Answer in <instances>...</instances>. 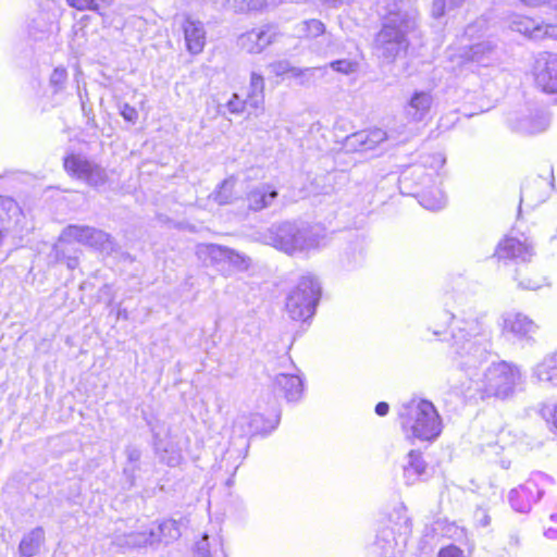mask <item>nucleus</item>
<instances>
[{"label": "nucleus", "mask_w": 557, "mask_h": 557, "mask_svg": "<svg viewBox=\"0 0 557 557\" xmlns=\"http://www.w3.org/2000/svg\"><path fill=\"white\" fill-rule=\"evenodd\" d=\"M449 323H453L451 359L471 381L476 382L481 376L479 370L488 358L485 345L487 334L482 318L473 314L456 315L448 311H442L435 318L433 335H441Z\"/></svg>", "instance_id": "obj_1"}, {"label": "nucleus", "mask_w": 557, "mask_h": 557, "mask_svg": "<svg viewBox=\"0 0 557 557\" xmlns=\"http://www.w3.org/2000/svg\"><path fill=\"white\" fill-rule=\"evenodd\" d=\"M382 27L373 41L374 53L393 62L409 47L408 34L417 28L419 12L411 0H383Z\"/></svg>", "instance_id": "obj_2"}, {"label": "nucleus", "mask_w": 557, "mask_h": 557, "mask_svg": "<svg viewBox=\"0 0 557 557\" xmlns=\"http://www.w3.org/2000/svg\"><path fill=\"white\" fill-rule=\"evenodd\" d=\"M401 424L421 441H434L442 432V420L435 406L425 399H412L399 411Z\"/></svg>", "instance_id": "obj_3"}, {"label": "nucleus", "mask_w": 557, "mask_h": 557, "mask_svg": "<svg viewBox=\"0 0 557 557\" xmlns=\"http://www.w3.org/2000/svg\"><path fill=\"white\" fill-rule=\"evenodd\" d=\"M322 295L319 281H298L285 297V312L294 321L307 322L315 314Z\"/></svg>", "instance_id": "obj_4"}, {"label": "nucleus", "mask_w": 557, "mask_h": 557, "mask_svg": "<svg viewBox=\"0 0 557 557\" xmlns=\"http://www.w3.org/2000/svg\"><path fill=\"white\" fill-rule=\"evenodd\" d=\"M520 380L519 370L505 361L491 364L476 382L487 396L506 398L512 394L515 386Z\"/></svg>", "instance_id": "obj_5"}, {"label": "nucleus", "mask_w": 557, "mask_h": 557, "mask_svg": "<svg viewBox=\"0 0 557 557\" xmlns=\"http://www.w3.org/2000/svg\"><path fill=\"white\" fill-rule=\"evenodd\" d=\"M60 242H77L89 246L103 255H111L116 251L117 248L116 243L110 234L87 225L66 226L60 235Z\"/></svg>", "instance_id": "obj_6"}, {"label": "nucleus", "mask_w": 557, "mask_h": 557, "mask_svg": "<svg viewBox=\"0 0 557 557\" xmlns=\"http://www.w3.org/2000/svg\"><path fill=\"white\" fill-rule=\"evenodd\" d=\"M397 525V534L392 525H386L379 530L372 545V553L374 555L377 557H400L406 547L411 525L406 517Z\"/></svg>", "instance_id": "obj_7"}, {"label": "nucleus", "mask_w": 557, "mask_h": 557, "mask_svg": "<svg viewBox=\"0 0 557 557\" xmlns=\"http://www.w3.org/2000/svg\"><path fill=\"white\" fill-rule=\"evenodd\" d=\"M550 481L549 476L544 473H535L523 484L509 492L508 498L511 507L518 512L530 511L544 494V486Z\"/></svg>", "instance_id": "obj_8"}, {"label": "nucleus", "mask_w": 557, "mask_h": 557, "mask_svg": "<svg viewBox=\"0 0 557 557\" xmlns=\"http://www.w3.org/2000/svg\"><path fill=\"white\" fill-rule=\"evenodd\" d=\"M297 27L300 36L315 40L311 46L315 53L329 55L338 51L341 46L338 38L327 32L325 24L320 20H305Z\"/></svg>", "instance_id": "obj_9"}, {"label": "nucleus", "mask_w": 557, "mask_h": 557, "mask_svg": "<svg viewBox=\"0 0 557 557\" xmlns=\"http://www.w3.org/2000/svg\"><path fill=\"white\" fill-rule=\"evenodd\" d=\"M65 171L79 180L85 181L90 186H100L107 182V172L97 163L79 154H70L64 158Z\"/></svg>", "instance_id": "obj_10"}, {"label": "nucleus", "mask_w": 557, "mask_h": 557, "mask_svg": "<svg viewBox=\"0 0 557 557\" xmlns=\"http://www.w3.org/2000/svg\"><path fill=\"white\" fill-rule=\"evenodd\" d=\"M128 531L117 527L112 543L121 548H140L156 544V535L150 527L138 525V520L129 521Z\"/></svg>", "instance_id": "obj_11"}, {"label": "nucleus", "mask_w": 557, "mask_h": 557, "mask_svg": "<svg viewBox=\"0 0 557 557\" xmlns=\"http://www.w3.org/2000/svg\"><path fill=\"white\" fill-rule=\"evenodd\" d=\"M533 75L536 86L546 94L557 95V55L554 53H540L533 65Z\"/></svg>", "instance_id": "obj_12"}, {"label": "nucleus", "mask_w": 557, "mask_h": 557, "mask_svg": "<svg viewBox=\"0 0 557 557\" xmlns=\"http://www.w3.org/2000/svg\"><path fill=\"white\" fill-rule=\"evenodd\" d=\"M154 453L161 462L176 467L182 461V447L169 430L152 429Z\"/></svg>", "instance_id": "obj_13"}, {"label": "nucleus", "mask_w": 557, "mask_h": 557, "mask_svg": "<svg viewBox=\"0 0 557 557\" xmlns=\"http://www.w3.org/2000/svg\"><path fill=\"white\" fill-rule=\"evenodd\" d=\"M534 255V247L527 240H520L515 237L504 238L495 250L498 259H513L523 262L530 261Z\"/></svg>", "instance_id": "obj_14"}, {"label": "nucleus", "mask_w": 557, "mask_h": 557, "mask_svg": "<svg viewBox=\"0 0 557 557\" xmlns=\"http://www.w3.org/2000/svg\"><path fill=\"white\" fill-rule=\"evenodd\" d=\"M298 234V224L284 222L273 225L268 231V244L283 250L286 253H294L293 236Z\"/></svg>", "instance_id": "obj_15"}, {"label": "nucleus", "mask_w": 557, "mask_h": 557, "mask_svg": "<svg viewBox=\"0 0 557 557\" xmlns=\"http://www.w3.org/2000/svg\"><path fill=\"white\" fill-rule=\"evenodd\" d=\"M503 331L518 339H530L536 332L537 325L522 313H506L503 318Z\"/></svg>", "instance_id": "obj_16"}, {"label": "nucleus", "mask_w": 557, "mask_h": 557, "mask_svg": "<svg viewBox=\"0 0 557 557\" xmlns=\"http://www.w3.org/2000/svg\"><path fill=\"white\" fill-rule=\"evenodd\" d=\"M324 239L325 234L321 226L298 224V234L293 236L294 252L318 248Z\"/></svg>", "instance_id": "obj_17"}, {"label": "nucleus", "mask_w": 557, "mask_h": 557, "mask_svg": "<svg viewBox=\"0 0 557 557\" xmlns=\"http://www.w3.org/2000/svg\"><path fill=\"white\" fill-rule=\"evenodd\" d=\"M387 138L381 128L357 132L346 138L345 146L350 150L370 151Z\"/></svg>", "instance_id": "obj_18"}, {"label": "nucleus", "mask_w": 557, "mask_h": 557, "mask_svg": "<svg viewBox=\"0 0 557 557\" xmlns=\"http://www.w3.org/2000/svg\"><path fill=\"white\" fill-rule=\"evenodd\" d=\"M496 55V46L491 41H482L463 49L460 58L462 63H475L480 66H487Z\"/></svg>", "instance_id": "obj_19"}, {"label": "nucleus", "mask_w": 557, "mask_h": 557, "mask_svg": "<svg viewBox=\"0 0 557 557\" xmlns=\"http://www.w3.org/2000/svg\"><path fill=\"white\" fill-rule=\"evenodd\" d=\"M183 30L187 50L191 54H198L206 45V30L200 21L186 17L183 24Z\"/></svg>", "instance_id": "obj_20"}, {"label": "nucleus", "mask_w": 557, "mask_h": 557, "mask_svg": "<svg viewBox=\"0 0 557 557\" xmlns=\"http://www.w3.org/2000/svg\"><path fill=\"white\" fill-rule=\"evenodd\" d=\"M277 190L270 184L263 183L247 193L248 208L252 211H261L272 205L277 198Z\"/></svg>", "instance_id": "obj_21"}, {"label": "nucleus", "mask_w": 557, "mask_h": 557, "mask_svg": "<svg viewBox=\"0 0 557 557\" xmlns=\"http://www.w3.org/2000/svg\"><path fill=\"white\" fill-rule=\"evenodd\" d=\"M512 27L515 30L524 34L534 40L557 36V27L555 25H539L528 17H518L512 22Z\"/></svg>", "instance_id": "obj_22"}, {"label": "nucleus", "mask_w": 557, "mask_h": 557, "mask_svg": "<svg viewBox=\"0 0 557 557\" xmlns=\"http://www.w3.org/2000/svg\"><path fill=\"white\" fill-rule=\"evenodd\" d=\"M432 103L433 98L430 92L416 91L406 107V115L412 121L420 122L429 113Z\"/></svg>", "instance_id": "obj_23"}, {"label": "nucleus", "mask_w": 557, "mask_h": 557, "mask_svg": "<svg viewBox=\"0 0 557 557\" xmlns=\"http://www.w3.org/2000/svg\"><path fill=\"white\" fill-rule=\"evenodd\" d=\"M274 387L284 394L288 401H296L302 395V381L297 375L278 374L274 379Z\"/></svg>", "instance_id": "obj_24"}, {"label": "nucleus", "mask_w": 557, "mask_h": 557, "mask_svg": "<svg viewBox=\"0 0 557 557\" xmlns=\"http://www.w3.org/2000/svg\"><path fill=\"white\" fill-rule=\"evenodd\" d=\"M227 248L215 244H199L196 247V255L205 265H213L225 262Z\"/></svg>", "instance_id": "obj_25"}, {"label": "nucleus", "mask_w": 557, "mask_h": 557, "mask_svg": "<svg viewBox=\"0 0 557 557\" xmlns=\"http://www.w3.org/2000/svg\"><path fill=\"white\" fill-rule=\"evenodd\" d=\"M45 541L44 529L37 527L25 534L20 543L18 550L23 557H33L38 554L41 544Z\"/></svg>", "instance_id": "obj_26"}, {"label": "nucleus", "mask_w": 557, "mask_h": 557, "mask_svg": "<svg viewBox=\"0 0 557 557\" xmlns=\"http://www.w3.org/2000/svg\"><path fill=\"white\" fill-rule=\"evenodd\" d=\"M426 463L419 451L411 450L408 454V462L404 466V476L407 484H413L424 474Z\"/></svg>", "instance_id": "obj_27"}, {"label": "nucleus", "mask_w": 557, "mask_h": 557, "mask_svg": "<svg viewBox=\"0 0 557 557\" xmlns=\"http://www.w3.org/2000/svg\"><path fill=\"white\" fill-rule=\"evenodd\" d=\"M534 374L539 381L557 386V352L545 357L536 366Z\"/></svg>", "instance_id": "obj_28"}, {"label": "nucleus", "mask_w": 557, "mask_h": 557, "mask_svg": "<svg viewBox=\"0 0 557 557\" xmlns=\"http://www.w3.org/2000/svg\"><path fill=\"white\" fill-rule=\"evenodd\" d=\"M150 529L156 535V544L162 542L168 544L178 539L181 535L178 524L175 520H165L158 524H152Z\"/></svg>", "instance_id": "obj_29"}, {"label": "nucleus", "mask_w": 557, "mask_h": 557, "mask_svg": "<svg viewBox=\"0 0 557 557\" xmlns=\"http://www.w3.org/2000/svg\"><path fill=\"white\" fill-rule=\"evenodd\" d=\"M235 185L236 178L234 176L227 177L210 197L220 206L232 203L237 198L234 191Z\"/></svg>", "instance_id": "obj_30"}, {"label": "nucleus", "mask_w": 557, "mask_h": 557, "mask_svg": "<svg viewBox=\"0 0 557 557\" xmlns=\"http://www.w3.org/2000/svg\"><path fill=\"white\" fill-rule=\"evenodd\" d=\"M264 79L260 74L251 73L249 92L247 95V102L250 107L258 109L262 106L264 100Z\"/></svg>", "instance_id": "obj_31"}, {"label": "nucleus", "mask_w": 557, "mask_h": 557, "mask_svg": "<svg viewBox=\"0 0 557 557\" xmlns=\"http://www.w3.org/2000/svg\"><path fill=\"white\" fill-rule=\"evenodd\" d=\"M195 557H226L219 540L209 541V535L203 534L196 544Z\"/></svg>", "instance_id": "obj_32"}, {"label": "nucleus", "mask_w": 557, "mask_h": 557, "mask_svg": "<svg viewBox=\"0 0 557 557\" xmlns=\"http://www.w3.org/2000/svg\"><path fill=\"white\" fill-rule=\"evenodd\" d=\"M128 465L124 468V474L127 479L129 486L135 485L136 472L139 469L138 461L141 457V451L135 446H127L125 449Z\"/></svg>", "instance_id": "obj_33"}, {"label": "nucleus", "mask_w": 557, "mask_h": 557, "mask_svg": "<svg viewBox=\"0 0 557 557\" xmlns=\"http://www.w3.org/2000/svg\"><path fill=\"white\" fill-rule=\"evenodd\" d=\"M548 119L541 114L533 119H521L518 121L517 129L524 134H537L545 131L548 126Z\"/></svg>", "instance_id": "obj_34"}, {"label": "nucleus", "mask_w": 557, "mask_h": 557, "mask_svg": "<svg viewBox=\"0 0 557 557\" xmlns=\"http://www.w3.org/2000/svg\"><path fill=\"white\" fill-rule=\"evenodd\" d=\"M250 420V433L255 434H267L273 431L278 423V416L275 417L274 421H268L260 413L249 414Z\"/></svg>", "instance_id": "obj_35"}, {"label": "nucleus", "mask_w": 557, "mask_h": 557, "mask_svg": "<svg viewBox=\"0 0 557 557\" xmlns=\"http://www.w3.org/2000/svg\"><path fill=\"white\" fill-rule=\"evenodd\" d=\"M549 176H550L552 181H554V175H553L552 169L549 170ZM533 185H541V186L550 185V186H553L554 184H553V182H548L547 180L542 178V177H540L539 180H533L532 182H527L521 188L520 201H523L524 199H529L531 201L532 200L542 201L543 195L535 196L533 193Z\"/></svg>", "instance_id": "obj_36"}, {"label": "nucleus", "mask_w": 557, "mask_h": 557, "mask_svg": "<svg viewBox=\"0 0 557 557\" xmlns=\"http://www.w3.org/2000/svg\"><path fill=\"white\" fill-rule=\"evenodd\" d=\"M226 255L227 257L225 258V262H227L237 271H247L252 264L250 257L242 255L234 249L227 248Z\"/></svg>", "instance_id": "obj_37"}, {"label": "nucleus", "mask_w": 557, "mask_h": 557, "mask_svg": "<svg viewBox=\"0 0 557 557\" xmlns=\"http://www.w3.org/2000/svg\"><path fill=\"white\" fill-rule=\"evenodd\" d=\"M467 0H434L431 14L434 18L445 15L446 11L461 7Z\"/></svg>", "instance_id": "obj_38"}, {"label": "nucleus", "mask_w": 557, "mask_h": 557, "mask_svg": "<svg viewBox=\"0 0 557 557\" xmlns=\"http://www.w3.org/2000/svg\"><path fill=\"white\" fill-rule=\"evenodd\" d=\"M258 39V29H251L242 34L237 39V44L242 49L249 53H259Z\"/></svg>", "instance_id": "obj_39"}, {"label": "nucleus", "mask_w": 557, "mask_h": 557, "mask_svg": "<svg viewBox=\"0 0 557 557\" xmlns=\"http://www.w3.org/2000/svg\"><path fill=\"white\" fill-rule=\"evenodd\" d=\"M233 435L239 437H246L251 435L250 433V420L249 414H239L235 419L232 428Z\"/></svg>", "instance_id": "obj_40"}, {"label": "nucleus", "mask_w": 557, "mask_h": 557, "mask_svg": "<svg viewBox=\"0 0 557 557\" xmlns=\"http://www.w3.org/2000/svg\"><path fill=\"white\" fill-rule=\"evenodd\" d=\"M420 202L428 210L437 211L445 207L446 197L441 191H438L437 197L434 198L429 194H423Z\"/></svg>", "instance_id": "obj_41"}, {"label": "nucleus", "mask_w": 557, "mask_h": 557, "mask_svg": "<svg viewBox=\"0 0 557 557\" xmlns=\"http://www.w3.org/2000/svg\"><path fill=\"white\" fill-rule=\"evenodd\" d=\"M329 65L335 72H338V73H342L345 75L355 73L359 67L358 62L347 60V59L332 61Z\"/></svg>", "instance_id": "obj_42"}, {"label": "nucleus", "mask_w": 557, "mask_h": 557, "mask_svg": "<svg viewBox=\"0 0 557 557\" xmlns=\"http://www.w3.org/2000/svg\"><path fill=\"white\" fill-rule=\"evenodd\" d=\"M276 35V32L271 26L258 28V38H260L258 39L259 53L275 40Z\"/></svg>", "instance_id": "obj_43"}, {"label": "nucleus", "mask_w": 557, "mask_h": 557, "mask_svg": "<svg viewBox=\"0 0 557 557\" xmlns=\"http://www.w3.org/2000/svg\"><path fill=\"white\" fill-rule=\"evenodd\" d=\"M67 73L64 67H55L50 76V86L54 92H58L64 88Z\"/></svg>", "instance_id": "obj_44"}, {"label": "nucleus", "mask_w": 557, "mask_h": 557, "mask_svg": "<svg viewBox=\"0 0 557 557\" xmlns=\"http://www.w3.org/2000/svg\"><path fill=\"white\" fill-rule=\"evenodd\" d=\"M69 5L79 11L99 12V3L97 0H66Z\"/></svg>", "instance_id": "obj_45"}, {"label": "nucleus", "mask_w": 557, "mask_h": 557, "mask_svg": "<svg viewBox=\"0 0 557 557\" xmlns=\"http://www.w3.org/2000/svg\"><path fill=\"white\" fill-rule=\"evenodd\" d=\"M317 72H321L323 74L325 72V67H289L288 70V73H290V75L297 79L302 76H314Z\"/></svg>", "instance_id": "obj_46"}, {"label": "nucleus", "mask_w": 557, "mask_h": 557, "mask_svg": "<svg viewBox=\"0 0 557 557\" xmlns=\"http://www.w3.org/2000/svg\"><path fill=\"white\" fill-rule=\"evenodd\" d=\"M474 522L478 527L486 528L491 523L488 511L483 507H478L473 513Z\"/></svg>", "instance_id": "obj_47"}, {"label": "nucleus", "mask_w": 557, "mask_h": 557, "mask_svg": "<svg viewBox=\"0 0 557 557\" xmlns=\"http://www.w3.org/2000/svg\"><path fill=\"white\" fill-rule=\"evenodd\" d=\"M246 106H249L247 99L240 100L236 94H234L227 102V108L232 113L243 112Z\"/></svg>", "instance_id": "obj_48"}, {"label": "nucleus", "mask_w": 557, "mask_h": 557, "mask_svg": "<svg viewBox=\"0 0 557 557\" xmlns=\"http://www.w3.org/2000/svg\"><path fill=\"white\" fill-rule=\"evenodd\" d=\"M437 557H465V553L456 545H448L440 549Z\"/></svg>", "instance_id": "obj_49"}, {"label": "nucleus", "mask_w": 557, "mask_h": 557, "mask_svg": "<svg viewBox=\"0 0 557 557\" xmlns=\"http://www.w3.org/2000/svg\"><path fill=\"white\" fill-rule=\"evenodd\" d=\"M120 113L124 117V120L131 123H135L138 119L137 110L128 103H124L123 106H121Z\"/></svg>", "instance_id": "obj_50"}, {"label": "nucleus", "mask_w": 557, "mask_h": 557, "mask_svg": "<svg viewBox=\"0 0 557 557\" xmlns=\"http://www.w3.org/2000/svg\"><path fill=\"white\" fill-rule=\"evenodd\" d=\"M543 414L557 432V404L553 406H545L543 408Z\"/></svg>", "instance_id": "obj_51"}, {"label": "nucleus", "mask_w": 557, "mask_h": 557, "mask_svg": "<svg viewBox=\"0 0 557 557\" xmlns=\"http://www.w3.org/2000/svg\"><path fill=\"white\" fill-rule=\"evenodd\" d=\"M521 2L530 7L547 5L548 8L557 11V0H521Z\"/></svg>", "instance_id": "obj_52"}, {"label": "nucleus", "mask_w": 557, "mask_h": 557, "mask_svg": "<svg viewBox=\"0 0 557 557\" xmlns=\"http://www.w3.org/2000/svg\"><path fill=\"white\" fill-rule=\"evenodd\" d=\"M0 208L7 211L5 214H9V212L16 211L18 209L17 203L9 197H0Z\"/></svg>", "instance_id": "obj_53"}, {"label": "nucleus", "mask_w": 557, "mask_h": 557, "mask_svg": "<svg viewBox=\"0 0 557 557\" xmlns=\"http://www.w3.org/2000/svg\"><path fill=\"white\" fill-rule=\"evenodd\" d=\"M249 11H259L267 5L265 0H240Z\"/></svg>", "instance_id": "obj_54"}, {"label": "nucleus", "mask_w": 557, "mask_h": 557, "mask_svg": "<svg viewBox=\"0 0 557 557\" xmlns=\"http://www.w3.org/2000/svg\"><path fill=\"white\" fill-rule=\"evenodd\" d=\"M542 286L537 281H520L519 283V288L527 290H539Z\"/></svg>", "instance_id": "obj_55"}, {"label": "nucleus", "mask_w": 557, "mask_h": 557, "mask_svg": "<svg viewBox=\"0 0 557 557\" xmlns=\"http://www.w3.org/2000/svg\"><path fill=\"white\" fill-rule=\"evenodd\" d=\"M389 406L387 403L381 401L375 406V413L380 417L387 414Z\"/></svg>", "instance_id": "obj_56"}, {"label": "nucleus", "mask_w": 557, "mask_h": 557, "mask_svg": "<svg viewBox=\"0 0 557 557\" xmlns=\"http://www.w3.org/2000/svg\"><path fill=\"white\" fill-rule=\"evenodd\" d=\"M67 269L74 270L78 267L79 260L78 257H67L63 262Z\"/></svg>", "instance_id": "obj_57"}, {"label": "nucleus", "mask_w": 557, "mask_h": 557, "mask_svg": "<svg viewBox=\"0 0 557 557\" xmlns=\"http://www.w3.org/2000/svg\"><path fill=\"white\" fill-rule=\"evenodd\" d=\"M544 535L547 537V539H557V528L556 529H553V528H549L547 529L545 532H544Z\"/></svg>", "instance_id": "obj_58"}, {"label": "nucleus", "mask_w": 557, "mask_h": 557, "mask_svg": "<svg viewBox=\"0 0 557 557\" xmlns=\"http://www.w3.org/2000/svg\"><path fill=\"white\" fill-rule=\"evenodd\" d=\"M289 66L287 63H278L277 64V73H285L288 72Z\"/></svg>", "instance_id": "obj_59"}, {"label": "nucleus", "mask_w": 557, "mask_h": 557, "mask_svg": "<svg viewBox=\"0 0 557 557\" xmlns=\"http://www.w3.org/2000/svg\"><path fill=\"white\" fill-rule=\"evenodd\" d=\"M117 319L127 320L128 319L127 310L126 309H119L117 310Z\"/></svg>", "instance_id": "obj_60"}, {"label": "nucleus", "mask_w": 557, "mask_h": 557, "mask_svg": "<svg viewBox=\"0 0 557 557\" xmlns=\"http://www.w3.org/2000/svg\"><path fill=\"white\" fill-rule=\"evenodd\" d=\"M313 78V76H302V77H299V84L300 85H307L311 82V79Z\"/></svg>", "instance_id": "obj_61"}, {"label": "nucleus", "mask_w": 557, "mask_h": 557, "mask_svg": "<svg viewBox=\"0 0 557 557\" xmlns=\"http://www.w3.org/2000/svg\"><path fill=\"white\" fill-rule=\"evenodd\" d=\"M114 0H97V3H99V8L101 5L109 7Z\"/></svg>", "instance_id": "obj_62"}, {"label": "nucleus", "mask_w": 557, "mask_h": 557, "mask_svg": "<svg viewBox=\"0 0 557 557\" xmlns=\"http://www.w3.org/2000/svg\"><path fill=\"white\" fill-rule=\"evenodd\" d=\"M437 158H438V160L441 161V163H442V164H444V163H445V159H444V158H442V156H441V154H438V156H437Z\"/></svg>", "instance_id": "obj_63"}, {"label": "nucleus", "mask_w": 557, "mask_h": 557, "mask_svg": "<svg viewBox=\"0 0 557 557\" xmlns=\"http://www.w3.org/2000/svg\"><path fill=\"white\" fill-rule=\"evenodd\" d=\"M226 484H227L228 486H231V485L233 484V479H232V478H231V479H228V480H227V482H226Z\"/></svg>", "instance_id": "obj_64"}]
</instances>
